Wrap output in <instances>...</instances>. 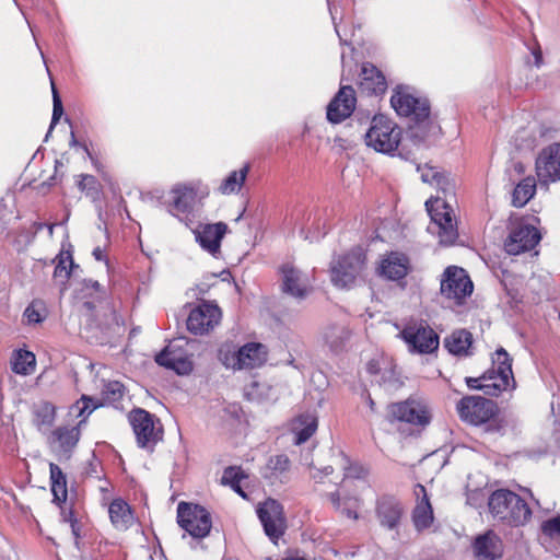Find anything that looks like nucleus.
<instances>
[{"instance_id":"obj_1","label":"nucleus","mask_w":560,"mask_h":560,"mask_svg":"<svg viewBox=\"0 0 560 560\" xmlns=\"http://www.w3.org/2000/svg\"><path fill=\"white\" fill-rule=\"evenodd\" d=\"M390 105L401 116L407 136L413 144L419 145L441 131V127L431 116L429 100L412 95L407 88L398 85L395 89Z\"/></svg>"},{"instance_id":"obj_2","label":"nucleus","mask_w":560,"mask_h":560,"mask_svg":"<svg viewBox=\"0 0 560 560\" xmlns=\"http://www.w3.org/2000/svg\"><path fill=\"white\" fill-rule=\"evenodd\" d=\"M401 135V128L397 124L384 115H376L365 133V143L380 153L393 155L397 152L400 158L408 160L410 152L405 151Z\"/></svg>"},{"instance_id":"obj_3","label":"nucleus","mask_w":560,"mask_h":560,"mask_svg":"<svg viewBox=\"0 0 560 560\" xmlns=\"http://www.w3.org/2000/svg\"><path fill=\"white\" fill-rule=\"evenodd\" d=\"M488 509L492 517L512 526L526 524L532 511L524 499L508 489H498L488 498Z\"/></svg>"},{"instance_id":"obj_4","label":"nucleus","mask_w":560,"mask_h":560,"mask_svg":"<svg viewBox=\"0 0 560 560\" xmlns=\"http://www.w3.org/2000/svg\"><path fill=\"white\" fill-rule=\"evenodd\" d=\"M386 418L390 423L398 421L410 425L412 431H420L431 422V412L424 399L410 396L388 405Z\"/></svg>"},{"instance_id":"obj_5","label":"nucleus","mask_w":560,"mask_h":560,"mask_svg":"<svg viewBox=\"0 0 560 560\" xmlns=\"http://www.w3.org/2000/svg\"><path fill=\"white\" fill-rule=\"evenodd\" d=\"M425 209L430 215L428 232L439 237L442 246L455 245V228L453 225V208L441 196L431 197L425 201Z\"/></svg>"},{"instance_id":"obj_6","label":"nucleus","mask_w":560,"mask_h":560,"mask_svg":"<svg viewBox=\"0 0 560 560\" xmlns=\"http://www.w3.org/2000/svg\"><path fill=\"white\" fill-rule=\"evenodd\" d=\"M176 518L179 527L195 539H202L210 534L212 527L211 514L200 504L179 502Z\"/></svg>"},{"instance_id":"obj_7","label":"nucleus","mask_w":560,"mask_h":560,"mask_svg":"<svg viewBox=\"0 0 560 560\" xmlns=\"http://www.w3.org/2000/svg\"><path fill=\"white\" fill-rule=\"evenodd\" d=\"M366 255L357 246L331 265V281L338 288H351L365 268Z\"/></svg>"},{"instance_id":"obj_8","label":"nucleus","mask_w":560,"mask_h":560,"mask_svg":"<svg viewBox=\"0 0 560 560\" xmlns=\"http://www.w3.org/2000/svg\"><path fill=\"white\" fill-rule=\"evenodd\" d=\"M128 420L141 448H153L162 440V427H155L154 416L142 408H135L128 415Z\"/></svg>"},{"instance_id":"obj_9","label":"nucleus","mask_w":560,"mask_h":560,"mask_svg":"<svg viewBox=\"0 0 560 560\" xmlns=\"http://www.w3.org/2000/svg\"><path fill=\"white\" fill-rule=\"evenodd\" d=\"M256 513L266 536L272 542H277L287 528L283 505L278 500L268 498L257 505Z\"/></svg>"},{"instance_id":"obj_10","label":"nucleus","mask_w":560,"mask_h":560,"mask_svg":"<svg viewBox=\"0 0 560 560\" xmlns=\"http://www.w3.org/2000/svg\"><path fill=\"white\" fill-rule=\"evenodd\" d=\"M492 369L494 371L492 383L483 385L485 394L498 396L500 393L514 387L515 382L512 372V359L503 348H499L492 358Z\"/></svg>"},{"instance_id":"obj_11","label":"nucleus","mask_w":560,"mask_h":560,"mask_svg":"<svg viewBox=\"0 0 560 560\" xmlns=\"http://www.w3.org/2000/svg\"><path fill=\"white\" fill-rule=\"evenodd\" d=\"M406 511L402 502L389 494L380 497L375 502V517L378 525L388 532L399 535Z\"/></svg>"},{"instance_id":"obj_12","label":"nucleus","mask_w":560,"mask_h":560,"mask_svg":"<svg viewBox=\"0 0 560 560\" xmlns=\"http://www.w3.org/2000/svg\"><path fill=\"white\" fill-rule=\"evenodd\" d=\"M497 413V404L481 396H469L460 400V418L472 425L488 422Z\"/></svg>"},{"instance_id":"obj_13","label":"nucleus","mask_w":560,"mask_h":560,"mask_svg":"<svg viewBox=\"0 0 560 560\" xmlns=\"http://www.w3.org/2000/svg\"><path fill=\"white\" fill-rule=\"evenodd\" d=\"M400 336L408 345L410 352L431 353L439 347L438 335L430 327L422 324L406 326Z\"/></svg>"},{"instance_id":"obj_14","label":"nucleus","mask_w":560,"mask_h":560,"mask_svg":"<svg viewBox=\"0 0 560 560\" xmlns=\"http://www.w3.org/2000/svg\"><path fill=\"white\" fill-rule=\"evenodd\" d=\"M221 310L218 305L202 302L192 308L188 315L187 329L194 335H203L219 324Z\"/></svg>"},{"instance_id":"obj_15","label":"nucleus","mask_w":560,"mask_h":560,"mask_svg":"<svg viewBox=\"0 0 560 560\" xmlns=\"http://www.w3.org/2000/svg\"><path fill=\"white\" fill-rule=\"evenodd\" d=\"M280 272L282 275L281 290L283 293L295 300H304L313 291L308 277L293 265H282Z\"/></svg>"},{"instance_id":"obj_16","label":"nucleus","mask_w":560,"mask_h":560,"mask_svg":"<svg viewBox=\"0 0 560 560\" xmlns=\"http://www.w3.org/2000/svg\"><path fill=\"white\" fill-rule=\"evenodd\" d=\"M540 238L541 235L534 225L521 222L510 232L504 247L510 255H518L533 249L539 243Z\"/></svg>"},{"instance_id":"obj_17","label":"nucleus","mask_w":560,"mask_h":560,"mask_svg":"<svg viewBox=\"0 0 560 560\" xmlns=\"http://www.w3.org/2000/svg\"><path fill=\"white\" fill-rule=\"evenodd\" d=\"M355 91L351 85H341L327 106V119L331 124H340L354 110Z\"/></svg>"},{"instance_id":"obj_18","label":"nucleus","mask_w":560,"mask_h":560,"mask_svg":"<svg viewBox=\"0 0 560 560\" xmlns=\"http://www.w3.org/2000/svg\"><path fill=\"white\" fill-rule=\"evenodd\" d=\"M80 425L58 427L49 436L51 450L57 454L59 460H69L80 441Z\"/></svg>"},{"instance_id":"obj_19","label":"nucleus","mask_w":560,"mask_h":560,"mask_svg":"<svg viewBox=\"0 0 560 560\" xmlns=\"http://www.w3.org/2000/svg\"><path fill=\"white\" fill-rule=\"evenodd\" d=\"M172 199L167 202V211L188 225L187 220L192 212L197 192L192 187L177 185L171 190Z\"/></svg>"},{"instance_id":"obj_20","label":"nucleus","mask_w":560,"mask_h":560,"mask_svg":"<svg viewBox=\"0 0 560 560\" xmlns=\"http://www.w3.org/2000/svg\"><path fill=\"white\" fill-rule=\"evenodd\" d=\"M536 173L540 182L560 179V143L545 148L536 160Z\"/></svg>"},{"instance_id":"obj_21","label":"nucleus","mask_w":560,"mask_h":560,"mask_svg":"<svg viewBox=\"0 0 560 560\" xmlns=\"http://www.w3.org/2000/svg\"><path fill=\"white\" fill-rule=\"evenodd\" d=\"M413 494L416 497V505L411 512V521L416 530L422 533L428 529L434 521L433 508L423 485L417 483L413 489Z\"/></svg>"},{"instance_id":"obj_22","label":"nucleus","mask_w":560,"mask_h":560,"mask_svg":"<svg viewBox=\"0 0 560 560\" xmlns=\"http://www.w3.org/2000/svg\"><path fill=\"white\" fill-rule=\"evenodd\" d=\"M226 231L228 225L224 222L200 224L199 229L195 231L196 241L203 249L210 254H215L220 249L221 241Z\"/></svg>"},{"instance_id":"obj_23","label":"nucleus","mask_w":560,"mask_h":560,"mask_svg":"<svg viewBox=\"0 0 560 560\" xmlns=\"http://www.w3.org/2000/svg\"><path fill=\"white\" fill-rule=\"evenodd\" d=\"M291 469V460L285 454L270 456L261 469V477L271 486L287 483Z\"/></svg>"},{"instance_id":"obj_24","label":"nucleus","mask_w":560,"mask_h":560,"mask_svg":"<svg viewBox=\"0 0 560 560\" xmlns=\"http://www.w3.org/2000/svg\"><path fill=\"white\" fill-rule=\"evenodd\" d=\"M359 88L369 95L384 94L387 90L386 78L373 63L362 65Z\"/></svg>"},{"instance_id":"obj_25","label":"nucleus","mask_w":560,"mask_h":560,"mask_svg":"<svg viewBox=\"0 0 560 560\" xmlns=\"http://www.w3.org/2000/svg\"><path fill=\"white\" fill-rule=\"evenodd\" d=\"M266 361L267 351L261 343L248 342L237 349L236 362H238V370L259 368Z\"/></svg>"},{"instance_id":"obj_26","label":"nucleus","mask_w":560,"mask_h":560,"mask_svg":"<svg viewBox=\"0 0 560 560\" xmlns=\"http://www.w3.org/2000/svg\"><path fill=\"white\" fill-rule=\"evenodd\" d=\"M474 549L480 560H495L502 555L501 540L493 532L477 537Z\"/></svg>"},{"instance_id":"obj_27","label":"nucleus","mask_w":560,"mask_h":560,"mask_svg":"<svg viewBox=\"0 0 560 560\" xmlns=\"http://www.w3.org/2000/svg\"><path fill=\"white\" fill-rule=\"evenodd\" d=\"M409 271V259L405 254L390 253L381 264V273L389 280L404 279Z\"/></svg>"},{"instance_id":"obj_28","label":"nucleus","mask_w":560,"mask_h":560,"mask_svg":"<svg viewBox=\"0 0 560 560\" xmlns=\"http://www.w3.org/2000/svg\"><path fill=\"white\" fill-rule=\"evenodd\" d=\"M108 514L113 526L118 530H127L135 521L130 505L122 499L110 502Z\"/></svg>"},{"instance_id":"obj_29","label":"nucleus","mask_w":560,"mask_h":560,"mask_svg":"<svg viewBox=\"0 0 560 560\" xmlns=\"http://www.w3.org/2000/svg\"><path fill=\"white\" fill-rule=\"evenodd\" d=\"M32 422L39 432L48 431L56 420V407L46 400L34 404L32 407Z\"/></svg>"},{"instance_id":"obj_30","label":"nucleus","mask_w":560,"mask_h":560,"mask_svg":"<svg viewBox=\"0 0 560 560\" xmlns=\"http://www.w3.org/2000/svg\"><path fill=\"white\" fill-rule=\"evenodd\" d=\"M323 338L332 352L339 353L350 338V330L343 325L332 324L325 328Z\"/></svg>"},{"instance_id":"obj_31","label":"nucleus","mask_w":560,"mask_h":560,"mask_svg":"<svg viewBox=\"0 0 560 560\" xmlns=\"http://www.w3.org/2000/svg\"><path fill=\"white\" fill-rule=\"evenodd\" d=\"M327 499L331 502L334 509L341 513L343 516L350 520H358V499L351 495H341V493L336 490L326 494Z\"/></svg>"},{"instance_id":"obj_32","label":"nucleus","mask_w":560,"mask_h":560,"mask_svg":"<svg viewBox=\"0 0 560 560\" xmlns=\"http://www.w3.org/2000/svg\"><path fill=\"white\" fill-rule=\"evenodd\" d=\"M49 472L54 502L60 505L67 501L68 497L67 478L62 469L54 463L49 464Z\"/></svg>"},{"instance_id":"obj_33","label":"nucleus","mask_w":560,"mask_h":560,"mask_svg":"<svg viewBox=\"0 0 560 560\" xmlns=\"http://www.w3.org/2000/svg\"><path fill=\"white\" fill-rule=\"evenodd\" d=\"M536 192V182L534 177H526L521 180L513 190L512 205L516 208L524 207Z\"/></svg>"},{"instance_id":"obj_34","label":"nucleus","mask_w":560,"mask_h":560,"mask_svg":"<svg viewBox=\"0 0 560 560\" xmlns=\"http://www.w3.org/2000/svg\"><path fill=\"white\" fill-rule=\"evenodd\" d=\"M249 172V164H245L241 170L231 172L221 183L219 190L223 195L238 192Z\"/></svg>"},{"instance_id":"obj_35","label":"nucleus","mask_w":560,"mask_h":560,"mask_svg":"<svg viewBox=\"0 0 560 560\" xmlns=\"http://www.w3.org/2000/svg\"><path fill=\"white\" fill-rule=\"evenodd\" d=\"M35 355L27 350L15 351L11 361L12 371L16 374L28 375L35 370Z\"/></svg>"},{"instance_id":"obj_36","label":"nucleus","mask_w":560,"mask_h":560,"mask_svg":"<svg viewBox=\"0 0 560 560\" xmlns=\"http://www.w3.org/2000/svg\"><path fill=\"white\" fill-rule=\"evenodd\" d=\"M56 259L57 265L55 267L54 277L61 279L62 282L70 278L73 268H79L73 261L71 252H60Z\"/></svg>"},{"instance_id":"obj_37","label":"nucleus","mask_w":560,"mask_h":560,"mask_svg":"<svg viewBox=\"0 0 560 560\" xmlns=\"http://www.w3.org/2000/svg\"><path fill=\"white\" fill-rule=\"evenodd\" d=\"M164 359H166V353H158L155 355V362L160 366H164L168 370H172L176 372L178 375H187L192 371L191 361L184 355H180L178 359H176V362L172 363Z\"/></svg>"},{"instance_id":"obj_38","label":"nucleus","mask_w":560,"mask_h":560,"mask_svg":"<svg viewBox=\"0 0 560 560\" xmlns=\"http://www.w3.org/2000/svg\"><path fill=\"white\" fill-rule=\"evenodd\" d=\"M418 172H420V177L423 183H429L438 186L439 189L443 191L445 195L446 186L448 185V178L442 172H439L435 167L432 166H418Z\"/></svg>"},{"instance_id":"obj_39","label":"nucleus","mask_w":560,"mask_h":560,"mask_svg":"<svg viewBox=\"0 0 560 560\" xmlns=\"http://www.w3.org/2000/svg\"><path fill=\"white\" fill-rule=\"evenodd\" d=\"M100 405L94 398L82 395L81 398L71 407V411L75 412L78 418H82L78 425L81 427L85 422L86 418L98 407Z\"/></svg>"},{"instance_id":"obj_40","label":"nucleus","mask_w":560,"mask_h":560,"mask_svg":"<svg viewBox=\"0 0 560 560\" xmlns=\"http://www.w3.org/2000/svg\"><path fill=\"white\" fill-rule=\"evenodd\" d=\"M46 313L47 310L44 301L36 299L28 304L23 313V316L27 324L35 325L44 322L46 318Z\"/></svg>"},{"instance_id":"obj_41","label":"nucleus","mask_w":560,"mask_h":560,"mask_svg":"<svg viewBox=\"0 0 560 560\" xmlns=\"http://www.w3.org/2000/svg\"><path fill=\"white\" fill-rule=\"evenodd\" d=\"M440 294L450 301L455 299V265L446 267L442 273Z\"/></svg>"},{"instance_id":"obj_42","label":"nucleus","mask_w":560,"mask_h":560,"mask_svg":"<svg viewBox=\"0 0 560 560\" xmlns=\"http://www.w3.org/2000/svg\"><path fill=\"white\" fill-rule=\"evenodd\" d=\"M124 385L118 381L108 382L102 392L103 402L115 405L124 396Z\"/></svg>"},{"instance_id":"obj_43","label":"nucleus","mask_w":560,"mask_h":560,"mask_svg":"<svg viewBox=\"0 0 560 560\" xmlns=\"http://www.w3.org/2000/svg\"><path fill=\"white\" fill-rule=\"evenodd\" d=\"M51 91H52V116H51L49 129L45 136V141L48 140L49 136L51 135L52 129L55 128V126L58 124L61 116L63 115L62 101H61L59 92L56 89L54 82H51Z\"/></svg>"},{"instance_id":"obj_44","label":"nucleus","mask_w":560,"mask_h":560,"mask_svg":"<svg viewBox=\"0 0 560 560\" xmlns=\"http://www.w3.org/2000/svg\"><path fill=\"white\" fill-rule=\"evenodd\" d=\"M80 191L84 192L88 197L95 199L100 194V184L95 176L90 174L80 175V180L77 183Z\"/></svg>"},{"instance_id":"obj_45","label":"nucleus","mask_w":560,"mask_h":560,"mask_svg":"<svg viewBox=\"0 0 560 560\" xmlns=\"http://www.w3.org/2000/svg\"><path fill=\"white\" fill-rule=\"evenodd\" d=\"M237 350L234 346L225 343L222 345L218 351V358L226 368L238 370V362H236Z\"/></svg>"},{"instance_id":"obj_46","label":"nucleus","mask_w":560,"mask_h":560,"mask_svg":"<svg viewBox=\"0 0 560 560\" xmlns=\"http://www.w3.org/2000/svg\"><path fill=\"white\" fill-rule=\"evenodd\" d=\"M474 291V283L464 268L457 267V304L459 303V294L469 296Z\"/></svg>"},{"instance_id":"obj_47","label":"nucleus","mask_w":560,"mask_h":560,"mask_svg":"<svg viewBox=\"0 0 560 560\" xmlns=\"http://www.w3.org/2000/svg\"><path fill=\"white\" fill-rule=\"evenodd\" d=\"M472 335L466 329L457 331V357H468L472 354Z\"/></svg>"},{"instance_id":"obj_48","label":"nucleus","mask_w":560,"mask_h":560,"mask_svg":"<svg viewBox=\"0 0 560 560\" xmlns=\"http://www.w3.org/2000/svg\"><path fill=\"white\" fill-rule=\"evenodd\" d=\"M541 530L549 538L560 541V515L545 521L541 524Z\"/></svg>"},{"instance_id":"obj_49","label":"nucleus","mask_w":560,"mask_h":560,"mask_svg":"<svg viewBox=\"0 0 560 560\" xmlns=\"http://www.w3.org/2000/svg\"><path fill=\"white\" fill-rule=\"evenodd\" d=\"M244 477V472L240 467L230 466L224 469L222 483L231 487L237 486Z\"/></svg>"},{"instance_id":"obj_50","label":"nucleus","mask_w":560,"mask_h":560,"mask_svg":"<svg viewBox=\"0 0 560 560\" xmlns=\"http://www.w3.org/2000/svg\"><path fill=\"white\" fill-rule=\"evenodd\" d=\"M494 371H487L482 376L480 377H466V384L469 388L475 389H481L485 392L483 385L486 383H492Z\"/></svg>"},{"instance_id":"obj_51","label":"nucleus","mask_w":560,"mask_h":560,"mask_svg":"<svg viewBox=\"0 0 560 560\" xmlns=\"http://www.w3.org/2000/svg\"><path fill=\"white\" fill-rule=\"evenodd\" d=\"M345 470V477L343 480L347 478H353V479H360L366 476L368 471L366 469L357 463H349L348 466L343 467Z\"/></svg>"},{"instance_id":"obj_52","label":"nucleus","mask_w":560,"mask_h":560,"mask_svg":"<svg viewBox=\"0 0 560 560\" xmlns=\"http://www.w3.org/2000/svg\"><path fill=\"white\" fill-rule=\"evenodd\" d=\"M316 422L313 421L295 433V444L305 443L316 431Z\"/></svg>"},{"instance_id":"obj_53","label":"nucleus","mask_w":560,"mask_h":560,"mask_svg":"<svg viewBox=\"0 0 560 560\" xmlns=\"http://www.w3.org/2000/svg\"><path fill=\"white\" fill-rule=\"evenodd\" d=\"M382 382L384 385H387L389 388H397L401 385V382L396 376L394 369H390L383 373Z\"/></svg>"},{"instance_id":"obj_54","label":"nucleus","mask_w":560,"mask_h":560,"mask_svg":"<svg viewBox=\"0 0 560 560\" xmlns=\"http://www.w3.org/2000/svg\"><path fill=\"white\" fill-rule=\"evenodd\" d=\"M485 500V494L480 489L467 491V503L471 506H479Z\"/></svg>"},{"instance_id":"obj_55","label":"nucleus","mask_w":560,"mask_h":560,"mask_svg":"<svg viewBox=\"0 0 560 560\" xmlns=\"http://www.w3.org/2000/svg\"><path fill=\"white\" fill-rule=\"evenodd\" d=\"M100 468L101 463L96 459L95 454L93 453L92 459L88 463L84 474L86 477L100 478Z\"/></svg>"},{"instance_id":"obj_56","label":"nucleus","mask_w":560,"mask_h":560,"mask_svg":"<svg viewBox=\"0 0 560 560\" xmlns=\"http://www.w3.org/2000/svg\"><path fill=\"white\" fill-rule=\"evenodd\" d=\"M361 397L365 401V404L368 405L369 410H370V415L371 416L375 415L377 412L376 404H375L374 399L372 398L370 392L366 388H364L362 390Z\"/></svg>"},{"instance_id":"obj_57","label":"nucleus","mask_w":560,"mask_h":560,"mask_svg":"<svg viewBox=\"0 0 560 560\" xmlns=\"http://www.w3.org/2000/svg\"><path fill=\"white\" fill-rule=\"evenodd\" d=\"M70 527H71V533L74 537V544H75L77 548H79V541L82 537V533H81L82 526H81L79 520H73L72 524H70Z\"/></svg>"},{"instance_id":"obj_58","label":"nucleus","mask_w":560,"mask_h":560,"mask_svg":"<svg viewBox=\"0 0 560 560\" xmlns=\"http://www.w3.org/2000/svg\"><path fill=\"white\" fill-rule=\"evenodd\" d=\"M334 472L332 466H325L323 469H317L315 474L312 475L313 479L316 482H322L324 476H329Z\"/></svg>"},{"instance_id":"obj_59","label":"nucleus","mask_w":560,"mask_h":560,"mask_svg":"<svg viewBox=\"0 0 560 560\" xmlns=\"http://www.w3.org/2000/svg\"><path fill=\"white\" fill-rule=\"evenodd\" d=\"M82 285H83V290H86V291L98 292L101 290L100 282L96 280H92V279L83 280Z\"/></svg>"},{"instance_id":"obj_60","label":"nucleus","mask_w":560,"mask_h":560,"mask_svg":"<svg viewBox=\"0 0 560 560\" xmlns=\"http://www.w3.org/2000/svg\"><path fill=\"white\" fill-rule=\"evenodd\" d=\"M444 347L451 354L455 355V331L444 339Z\"/></svg>"},{"instance_id":"obj_61","label":"nucleus","mask_w":560,"mask_h":560,"mask_svg":"<svg viewBox=\"0 0 560 560\" xmlns=\"http://www.w3.org/2000/svg\"><path fill=\"white\" fill-rule=\"evenodd\" d=\"M73 520H78L74 515L73 510L70 509L69 511H67L66 509L61 508V521L70 525L72 524Z\"/></svg>"},{"instance_id":"obj_62","label":"nucleus","mask_w":560,"mask_h":560,"mask_svg":"<svg viewBox=\"0 0 560 560\" xmlns=\"http://www.w3.org/2000/svg\"><path fill=\"white\" fill-rule=\"evenodd\" d=\"M160 353H166L165 360L171 363L176 362V359H178L182 355L176 351L172 350L171 346L165 347Z\"/></svg>"},{"instance_id":"obj_63","label":"nucleus","mask_w":560,"mask_h":560,"mask_svg":"<svg viewBox=\"0 0 560 560\" xmlns=\"http://www.w3.org/2000/svg\"><path fill=\"white\" fill-rule=\"evenodd\" d=\"M532 54L534 56V59H535V66L537 68H540L544 60H542V52H541V49L540 47L537 45V47H535L533 50H532Z\"/></svg>"},{"instance_id":"obj_64","label":"nucleus","mask_w":560,"mask_h":560,"mask_svg":"<svg viewBox=\"0 0 560 560\" xmlns=\"http://www.w3.org/2000/svg\"><path fill=\"white\" fill-rule=\"evenodd\" d=\"M93 257L97 260V261H105L106 264H108V260H107V257L106 255L104 254V249L100 246H96L94 249H93V253H92Z\"/></svg>"}]
</instances>
